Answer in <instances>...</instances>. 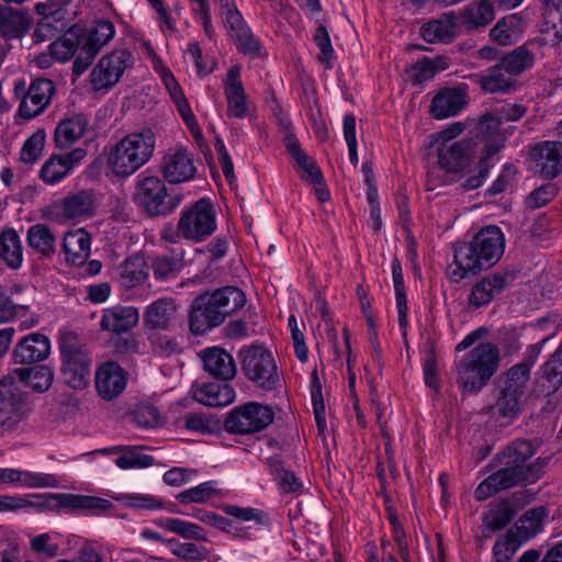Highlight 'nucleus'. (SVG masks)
<instances>
[{
  "mask_svg": "<svg viewBox=\"0 0 562 562\" xmlns=\"http://www.w3.org/2000/svg\"><path fill=\"white\" fill-rule=\"evenodd\" d=\"M536 447L529 440H516L495 457L498 469L482 481L474 491L477 501L510 488L516 484L536 482L543 473L547 459L537 458L526 463L535 453Z\"/></svg>",
  "mask_w": 562,
  "mask_h": 562,
  "instance_id": "nucleus-1",
  "label": "nucleus"
},
{
  "mask_svg": "<svg viewBox=\"0 0 562 562\" xmlns=\"http://www.w3.org/2000/svg\"><path fill=\"white\" fill-rule=\"evenodd\" d=\"M505 239L496 226L482 228L473 239L454 250V266L449 267L453 282H460L470 274L494 266L502 257Z\"/></svg>",
  "mask_w": 562,
  "mask_h": 562,
  "instance_id": "nucleus-2",
  "label": "nucleus"
},
{
  "mask_svg": "<svg viewBox=\"0 0 562 562\" xmlns=\"http://www.w3.org/2000/svg\"><path fill=\"white\" fill-rule=\"evenodd\" d=\"M246 302L244 291L225 285L205 291L193 299L189 312V328L195 336L204 335L222 325L226 317L240 310Z\"/></svg>",
  "mask_w": 562,
  "mask_h": 562,
  "instance_id": "nucleus-3",
  "label": "nucleus"
},
{
  "mask_svg": "<svg viewBox=\"0 0 562 562\" xmlns=\"http://www.w3.org/2000/svg\"><path fill=\"white\" fill-rule=\"evenodd\" d=\"M551 334L527 347L522 362L513 366L503 376L495 403L490 413L496 418L515 419L521 412L524 395L530 379V371L543 346L553 337Z\"/></svg>",
  "mask_w": 562,
  "mask_h": 562,
  "instance_id": "nucleus-4",
  "label": "nucleus"
},
{
  "mask_svg": "<svg viewBox=\"0 0 562 562\" xmlns=\"http://www.w3.org/2000/svg\"><path fill=\"white\" fill-rule=\"evenodd\" d=\"M216 218L217 212L213 202L202 198L181 211L177 226L165 225L160 237L171 244H178L181 239L201 243L216 231Z\"/></svg>",
  "mask_w": 562,
  "mask_h": 562,
  "instance_id": "nucleus-5",
  "label": "nucleus"
},
{
  "mask_svg": "<svg viewBox=\"0 0 562 562\" xmlns=\"http://www.w3.org/2000/svg\"><path fill=\"white\" fill-rule=\"evenodd\" d=\"M155 147L156 135L151 128L130 133L110 148L108 167L115 177L127 178L150 160Z\"/></svg>",
  "mask_w": 562,
  "mask_h": 562,
  "instance_id": "nucleus-6",
  "label": "nucleus"
},
{
  "mask_svg": "<svg viewBox=\"0 0 562 562\" xmlns=\"http://www.w3.org/2000/svg\"><path fill=\"white\" fill-rule=\"evenodd\" d=\"M499 349L493 342H481L457 363V384L465 393L480 392L496 373Z\"/></svg>",
  "mask_w": 562,
  "mask_h": 562,
  "instance_id": "nucleus-7",
  "label": "nucleus"
},
{
  "mask_svg": "<svg viewBox=\"0 0 562 562\" xmlns=\"http://www.w3.org/2000/svg\"><path fill=\"white\" fill-rule=\"evenodd\" d=\"M166 180L157 176L138 179L135 199L150 216H167L182 202L183 194L179 190H169Z\"/></svg>",
  "mask_w": 562,
  "mask_h": 562,
  "instance_id": "nucleus-8",
  "label": "nucleus"
},
{
  "mask_svg": "<svg viewBox=\"0 0 562 562\" xmlns=\"http://www.w3.org/2000/svg\"><path fill=\"white\" fill-rule=\"evenodd\" d=\"M59 350L61 372L66 383L72 389H82L88 384L92 358L78 335L69 331L60 337Z\"/></svg>",
  "mask_w": 562,
  "mask_h": 562,
  "instance_id": "nucleus-9",
  "label": "nucleus"
},
{
  "mask_svg": "<svg viewBox=\"0 0 562 562\" xmlns=\"http://www.w3.org/2000/svg\"><path fill=\"white\" fill-rule=\"evenodd\" d=\"M248 381L260 394L278 391L282 385V374L272 351L263 344L248 346Z\"/></svg>",
  "mask_w": 562,
  "mask_h": 562,
  "instance_id": "nucleus-10",
  "label": "nucleus"
},
{
  "mask_svg": "<svg viewBox=\"0 0 562 562\" xmlns=\"http://www.w3.org/2000/svg\"><path fill=\"white\" fill-rule=\"evenodd\" d=\"M135 63L134 55L127 49H114L104 55L90 74V83L95 91L112 89L124 72Z\"/></svg>",
  "mask_w": 562,
  "mask_h": 562,
  "instance_id": "nucleus-11",
  "label": "nucleus"
},
{
  "mask_svg": "<svg viewBox=\"0 0 562 562\" xmlns=\"http://www.w3.org/2000/svg\"><path fill=\"white\" fill-rule=\"evenodd\" d=\"M114 34L115 27L108 20L95 21L85 33L79 34L81 48L80 56L74 60V74L81 76L99 52L114 37Z\"/></svg>",
  "mask_w": 562,
  "mask_h": 562,
  "instance_id": "nucleus-12",
  "label": "nucleus"
},
{
  "mask_svg": "<svg viewBox=\"0 0 562 562\" xmlns=\"http://www.w3.org/2000/svg\"><path fill=\"white\" fill-rule=\"evenodd\" d=\"M14 92L16 97H21L19 114L24 119H33L48 106L55 93V86L49 79L37 78L27 90L24 82H16Z\"/></svg>",
  "mask_w": 562,
  "mask_h": 562,
  "instance_id": "nucleus-13",
  "label": "nucleus"
},
{
  "mask_svg": "<svg viewBox=\"0 0 562 562\" xmlns=\"http://www.w3.org/2000/svg\"><path fill=\"white\" fill-rule=\"evenodd\" d=\"M274 116L285 147L301 170V178L306 182L319 184V181L323 180L322 171L315 161L302 150L299 140L292 132L290 120L281 110L274 112Z\"/></svg>",
  "mask_w": 562,
  "mask_h": 562,
  "instance_id": "nucleus-14",
  "label": "nucleus"
},
{
  "mask_svg": "<svg viewBox=\"0 0 562 562\" xmlns=\"http://www.w3.org/2000/svg\"><path fill=\"white\" fill-rule=\"evenodd\" d=\"M159 171L168 183L178 184L194 179L196 166L194 155L184 147L169 149L161 158Z\"/></svg>",
  "mask_w": 562,
  "mask_h": 562,
  "instance_id": "nucleus-15",
  "label": "nucleus"
},
{
  "mask_svg": "<svg viewBox=\"0 0 562 562\" xmlns=\"http://www.w3.org/2000/svg\"><path fill=\"white\" fill-rule=\"evenodd\" d=\"M476 143L472 139L457 140L439 145L438 161L448 172H460L471 165L475 157Z\"/></svg>",
  "mask_w": 562,
  "mask_h": 562,
  "instance_id": "nucleus-16",
  "label": "nucleus"
},
{
  "mask_svg": "<svg viewBox=\"0 0 562 562\" xmlns=\"http://www.w3.org/2000/svg\"><path fill=\"white\" fill-rule=\"evenodd\" d=\"M126 384L127 372L115 361H106L95 371V389L105 401L117 397Z\"/></svg>",
  "mask_w": 562,
  "mask_h": 562,
  "instance_id": "nucleus-17",
  "label": "nucleus"
},
{
  "mask_svg": "<svg viewBox=\"0 0 562 562\" xmlns=\"http://www.w3.org/2000/svg\"><path fill=\"white\" fill-rule=\"evenodd\" d=\"M468 104V92L464 87H446L432 98L430 114L437 120L456 116Z\"/></svg>",
  "mask_w": 562,
  "mask_h": 562,
  "instance_id": "nucleus-18",
  "label": "nucleus"
},
{
  "mask_svg": "<svg viewBox=\"0 0 562 562\" xmlns=\"http://www.w3.org/2000/svg\"><path fill=\"white\" fill-rule=\"evenodd\" d=\"M530 157L537 164L541 175L548 179H553L562 172V142L537 143L530 149Z\"/></svg>",
  "mask_w": 562,
  "mask_h": 562,
  "instance_id": "nucleus-19",
  "label": "nucleus"
},
{
  "mask_svg": "<svg viewBox=\"0 0 562 562\" xmlns=\"http://www.w3.org/2000/svg\"><path fill=\"white\" fill-rule=\"evenodd\" d=\"M54 207L65 220H86L95 212V195L91 190H81L56 202Z\"/></svg>",
  "mask_w": 562,
  "mask_h": 562,
  "instance_id": "nucleus-20",
  "label": "nucleus"
},
{
  "mask_svg": "<svg viewBox=\"0 0 562 562\" xmlns=\"http://www.w3.org/2000/svg\"><path fill=\"white\" fill-rule=\"evenodd\" d=\"M515 277L509 272H495L475 283L469 295V302L475 307L488 304L496 295L508 288Z\"/></svg>",
  "mask_w": 562,
  "mask_h": 562,
  "instance_id": "nucleus-21",
  "label": "nucleus"
},
{
  "mask_svg": "<svg viewBox=\"0 0 562 562\" xmlns=\"http://www.w3.org/2000/svg\"><path fill=\"white\" fill-rule=\"evenodd\" d=\"M241 65L232 66L224 79L227 116L243 119L246 115V95L241 81Z\"/></svg>",
  "mask_w": 562,
  "mask_h": 562,
  "instance_id": "nucleus-22",
  "label": "nucleus"
},
{
  "mask_svg": "<svg viewBox=\"0 0 562 562\" xmlns=\"http://www.w3.org/2000/svg\"><path fill=\"white\" fill-rule=\"evenodd\" d=\"M199 357L203 369L212 378L228 381L236 375V364L231 353L220 347H210L201 350Z\"/></svg>",
  "mask_w": 562,
  "mask_h": 562,
  "instance_id": "nucleus-23",
  "label": "nucleus"
},
{
  "mask_svg": "<svg viewBox=\"0 0 562 562\" xmlns=\"http://www.w3.org/2000/svg\"><path fill=\"white\" fill-rule=\"evenodd\" d=\"M50 353V341L41 333H32L23 337L13 350L15 363L31 364L45 360Z\"/></svg>",
  "mask_w": 562,
  "mask_h": 562,
  "instance_id": "nucleus-24",
  "label": "nucleus"
},
{
  "mask_svg": "<svg viewBox=\"0 0 562 562\" xmlns=\"http://www.w3.org/2000/svg\"><path fill=\"white\" fill-rule=\"evenodd\" d=\"M177 319V305L171 297H161L150 303L144 312V323L151 329L169 330Z\"/></svg>",
  "mask_w": 562,
  "mask_h": 562,
  "instance_id": "nucleus-25",
  "label": "nucleus"
},
{
  "mask_svg": "<svg viewBox=\"0 0 562 562\" xmlns=\"http://www.w3.org/2000/svg\"><path fill=\"white\" fill-rule=\"evenodd\" d=\"M139 312L134 306L116 305L103 311L100 326L103 330L124 333L137 325Z\"/></svg>",
  "mask_w": 562,
  "mask_h": 562,
  "instance_id": "nucleus-26",
  "label": "nucleus"
},
{
  "mask_svg": "<svg viewBox=\"0 0 562 562\" xmlns=\"http://www.w3.org/2000/svg\"><path fill=\"white\" fill-rule=\"evenodd\" d=\"M194 401L210 407H222L229 405L235 400V391L228 384L214 382L192 386Z\"/></svg>",
  "mask_w": 562,
  "mask_h": 562,
  "instance_id": "nucleus-27",
  "label": "nucleus"
},
{
  "mask_svg": "<svg viewBox=\"0 0 562 562\" xmlns=\"http://www.w3.org/2000/svg\"><path fill=\"white\" fill-rule=\"evenodd\" d=\"M13 484L29 488L55 487L57 479L53 474L21 471L11 468H0V484Z\"/></svg>",
  "mask_w": 562,
  "mask_h": 562,
  "instance_id": "nucleus-28",
  "label": "nucleus"
},
{
  "mask_svg": "<svg viewBox=\"0 0 562 562\" xmlns=\"http://www.w3.org/2000/svg\"><path fill=\"white\" fill-rule=\"evenodd\" d=\"M91 236L83 229H75L65 234L63 250L66 261L74 266H82L90 256Z\"/></svg>",
  "mask_w": 562,
  "mask_h": 562,
  "instance_id": "nucleus-29",
  "label": "nucleus"
},
{
  "mask_svg": "<svg viewBox=\"0 0 562 562\" xmlns=\"http://www.w3.org/2000/svg\"><path fill=\"white\" fill-rule=\"evenodd\" d=\"M457 16L445 13L420 27V35L428 43H450L457 34Z\"/></svg>",
  "mask_w": 562,
  "mask_h": 562,
  "instance_id": "nucleus-30",
  "label": "nucleus"
},
{
  "mask_svg": "<svg viewBox=\"0 0 562 562\" xmlns=\"http://www.w3.org/2000/svg\"><path fill=\"white\" fill-rule=\"evenodd\" d=\"M527 26L526 20L519 14H509L497 21L491 29V38L499 45L506 46L516 42Z\"/></svg>",
  "mask_w": 562,
  "mask_h": 562,
  "instance_id": "nucleus-31",
  "label": "nucleus"
},
{
  "mask_svg": "<svg viewBox=\"0 0 562 562\" xmlns=\"http://www.w3.org/2000/svg\"><path fill=\"white\" fill-rule=\"evenodd\" d=\"M29 247L43 258H52L56 252V235L54 231L44 223L29 227L26 233Z\"/></svg>",
  "mask_w": 562,
  "mask_h": 562,
  "instance_id": "nucleus-32",
  "label": "nucleus"
},
{
  "mask_svg": "<svg viewBox=\"0 0 562 562\" xmlns=\"http://www.w3.org/2000/svg\"><path fill=\"white\" fill-rule=\"evenodd\" d=\"M527 113V108L517 103H502L493 113L484 116L477 126L481 135H486L491 130L497 128L502 122H514L520 120Z\"/></svg>",
  "mask_w": 562,
  "mask_h": 562,
  "instance_id": "nucleus-33",
  "label": "nucleus"
},
{
  "mask_svg": "<svg viewBox=\"0 0 562 562\" xmlns=\"http://www.w3.org/2000/svg\"><path fill=\"white\" fill-rule=\"evenodd\" d=\"M88 126V120L82 114H75L60 121L55 130L54 139L58 148H68L80 139Z\"/></svg>",
  "mask_w": 562,
  "mask_h": 562,
  "instance_id": "nucleus-34",
  "label": "nucleus"
},
{
  "mask_svg": "<svg viewBox=\"0 0 562 562\" xmlns=\"http://www.w3.org/2000/svg\"><path fill=\"white\" fill-rule=\"evenodd\" d=\"M495 18L494 5L490 0H475L465 5L460 19L468 30H476L486 26Z\"/></svg>",
  "mask_w": 562,
  "mask_h": 562,
  "instance_id": "nucleus-35",
  "label": "nucleus"
},
{
  "mask_svg": "<svg viewBox=\"0 0 562 562\" xmlns=\"http://www.w3.org/2000/svg\"><path fill=\"white\" fill-rule=\"evenodd\" d=\"M27 14L10 7L0 8V34L7 38H21L30 29Z\"/></svg>",
  "mask_w": 562,
  "mask_h": 562,
  "instance_id": "nucleus-36",
  "label": "nucleus"
},
{
  "mask_svg": "<svg viewBox=\"0 0 562 562\" xmlns=\"http://www.w3.org/2000/svg\"><path fill=\"white\" fill-rule=\"evenodd\" d=\"M148 278L146 261L140 256L127 258L120 267L119 281L125 289H132L144 283Z\"/></svg>",
  "mask_w": 562,
  "mask_h": 562,
  "instance_id": "nucleus-37",
  "label": "nucleus"
},
{
  "mask_svg": "<svg viewBox=\"0 0 562 562\" xmlns=\"http://www.w3.org/2000/svg\"><path fill=\"white\" fill-rule=\"evenodd\" d=\"M14 374L40 393L47 391L52 386L55 376L53 369L45 364L18 368L14 370Z\"/></svg>",
  "mask_w": 562,
  "mask_h": 562,
  "instance_id": "nucleus-38",
  "label": "nucleus"
},
{
  "mask_svg": "<svg viewBox=\"0 0 562 562\" xmlns=\"http://www.w3.org/2000/svg\"><path fill=\"white\" fill-rule=\"evenodd\" d=\"M0 258L12 269H18L22 265L21 239L14 228L4 229L0 234Z\"/></svg>",
  "mask_w": 562,
  "mask_h": 562,
  "instance_id": "nucleus-39",
  "label": "nucleus"
},
{
  "mask_svg": "<svg viewBox=\"0 0 562 562\" xmlns=\"http://www.w3.org/2000/svg\"><path fill=\"white\" fill-rule=\"evenodd\" d=\"M479 83L485 92L498 93L508 92L515 86L513 75H509L501 63L490 68L487 74L479 79Z\"/></svg>",
  "mask_w": 562,
  "mask_h": 562,
  "instance_id": "nucleus-40",
  "label": "nucleus"
},
{
  "mask_svg": "<svg viewBox=\"0 0 562 562\" xmlns=\"http://www.w3.org/2000/svg\"><path fill=\"white\" fill-rule=\"evenodd\" d=\"M543 5L542 32L551 36V42L562 40V0H541Z\"/></svg>",
  "mask_w": 562,
  "mask_h": 562,
  "instance_id": "nucleus-41",
  "label": "nucleus"
},
{
  "mask_svg": "<svg viewBox=\"0 0 562 562\" xmlns=\"http://www.w3.org/2000/svg\"><path fill=\"white\" fill-rule=\"evenodd\" d=\"M547 509L542 506L529 509L515 524V536L525 542L542 530Z\"/></svg>",
  "mask_w": 562,
  "mask_h": 562,
  "instance_id": "nucleus-42",
  "label": "nucleus"
},
{
  "mask_svg": "<svg viewBox=\"0 0 562 562\" xmlns=\"http://www.w3.org/2000/svg\"><path fill=\"white\" fill-rule=\"evenodd\" d=\"M81 40L77 32L69 30L60 38L56 40L49 45V50L58 61H68L71 58L75 60L80 56Z\"/></svg>",
  "mask_w": 562,
  "mask_h": 562,
  "instance_id": "nucleus-43",
  "label": "nucleus"
},
{
  "mask_svg": "<svg viewBox=\"0 0 562 562\" xmlns=\"http://www.w3.org/2000/svg\"><path fill=\"white\" fill-rule=\"evenodd\" d=\"M111 450L121 453L115 464L123 470L148 468L155 462L154 457L143 453L140 447L116 446Z\"/></svg>",
  "mask_w": 562,
  "mask_h": 562,
  "instance_id": "nucleus-44",
  "label": "nucleus"
},
{
  "mask_svg": "<svg viewBox=\"0 0 562 562\" xmlns=\"http://www.w3.org/2000/svg\"><path fill=\"white\" fill-rule=\"evenodd\" d=\"M448 68V61L442 56L435 58L424 57L416 61L409 69L408 76L414 83H423L432 79L439 71Z\"/></svg>",
  "mask_w": 562,
  "mask_h": 562,
  "instance_id": "nucleus-45",
  "label": "nucleus"
},
{
  "mask_svg": "<svg viewBox=\"0 0 562 562\" xmlns=\"http://www.w3.org/2000/svg\"><path fill=\"white\" fill-rule=\"evenodd\" d=\"M535 54L526 46L521 45L510 53L506 54L501 64L509 75L517 76L532 67Z\"/></svg>",
  "mask_w": 562,
  "mask_h": 562,
  "instance_id": "nucleus-46",
  "label": "nucleus"
},
{
  "mask_svg": "<svg viewBox=\"0 0 562 562\" xmlns=\"http://www.w3.org/2000/svg\"><path fill=\"white\" fill-rule=\"evenodd\" d=\"M541 373L549 393H555L562 386V345L542 364Z\"/></svg>",
  "mask_w": 562,
  "mask_h": 562,
  "instance_id": "nucleus-47",
  "label": "nucleus"
},
{
  "mask_svg": "<svg viewBox=\"0 0 562 562\" xmlns=\"http://www.w3.org/2000/svg\"><path fill=\"white\" fill-rule=\"evenodd\" d=\"M273 420L274 412L271 406L248 402V434L265 430Z\"/></svg>",
  "mask_w": 562,
  "mask_h": 562,
  "instance_id": "nucleus-48",
  "label": "nucleus"
},
{
  "mask_svg": "<svg viewBox=\"0 0 562 562\" xmlns=\"http://www.w3.org/2000/svg\"><path fill=\"white\" fill-rule=\"evenodd\" d=\"M503 140L502 135L495 134L491 142H486V157L481 159L477 167V175L469 177L464 182L463 187L467 190H473L482 186L488 172L487 158L495 155L501 149Z\"/></svg>",
  "mask_w": 562,
  "mask_h": 562,
  "instance_id": "nucleus-49",
  "label": "nucleus"
},
{
  "mask_svg": "<svg viewBox=\"0 0 562 562\" xmlns=\"http://www.w3.org/2000/svg\"><path fill=\"white\" fill-rule=\"evenodd\" d=\"M222 14L231 37L236 42L237 49L240 53H246V32L243 14L237 8H229L227 11H223Z\"/></svg>",
  "mask_w": 562,
  "mask_h": 562,
  "instance_id": "nucleus-50",
  "label": "nucleus"
},
{
  "mask_svg": "<svg viewBox=\"0 0 562 562\" xmlns=\"http://www.w3.org/2000/svg\"><path fill=\"white\" fill-rule=\"evenodd\" d=\"M220 494L216 481L203 482L194 487L179 493L176 498L180 503H206Z\"/></svg>",
  "mask_w": 562,
  "mask_h": 562,
  "instance_id": "nucleus-51",
  "label": "nucleus"
},
{
  "mask_svg": "<svg viewBox=\"0 0 562 562\" xmlns=\"http://www.w3.org/2000/svg\"><path fill=\"white\" fill-rule=\"evenodd\" d=\"M392 274L396 295V307L398 313V323L401 328L407 326V301L404 290V279L402 273V267L397 260L392 263Z\"/></svg>",
  "mask_w": 562,
  "mask_h": 562,
  "instance_id": "nucleus-52",
  "label": "nucleus"
},
{
  "mask_svg": "<svg viewBox=\"0 0 562 562\" xmlns=\"http://www.w3.org/2000/svg\"><path fill=\"white\" fill-rule=\"evenodd\" d=\"M181 262L178 258L169 255H159L153 258L150 268L157 280H169L177 277L181 270Z\"/></svg>",
  "mask_w": 562,
  "mask_h": 562,
  "instance_id": "nucleus-53",
  "label": "nucleus"
},
{
  "mask_svg": "<svg viewBox=\"0 0 562 562\" xmlns=\"http://www.w3.org/2000/svg\"><path fill=\"white\" fill-rule=\"evenodd\" d=\"M159 525L183 538L205 540V533L203 529L196 524L188 522L177 518H166L160 520Z\"/></svg>",
  "mask_w": 562,
  "mask_h": 562,
  "instance_id": "nucleus-54",
  "label": "nucleus"
},
{
  "mask_svg": "<svg viewBox=\"0 0 562 562\" xmlns=\"http://www.w3.org/2000/svg\"><path fill=\"white\" fill-rule=\"evenodd\" d=\"M270 525L268 513L258 508H248V540H258L269 533Z\"/></svg>",
  "mask_w": 562,
  "mask_h": 562,
  "instance_id": "nucleus-55",
  "label": "nucleus"
},
{
  "mask_svg": "<svg viewBox=\"0 0 562 562\" xmlns=\"http://www.w3.org/2000/svg\"><path fill=\"white\" fill-rule=\"evenodd\" d=\"M69 165L64 161L61 155H53L42 167L41 177L49 184L59 182L69 173Z\"/></svg>",
  "mask_w": 562,
  "mask_h": 562,
  "instance_id": "nucleus-56",
  "label": "nucleus"
},
{
  "mask_svg": "<svg viewBox=\"0 0 562 562\" xmlns=\"http://www.w3.org/2000/svg\"><path fill=\"white\" fill-rule=\"evenodd\" d=\"M521 543L510 529L504 537L497 539L493 547L495 562H509Z\"/></svg>",
  "mask_w": 562,
  "mask_h": 562,
  "instance_id": "nucleus-57",
  "label": "nucleus"
},
{
  "mask_svg": "<svg viewBox=\"0 0 562 562\" xmlns=\"http://www.w3.org/2000/svg\"><path fill=\"white\" fill-rule=\"evenodd\" d=\"M311 397L317 427L323 429L326 426V408L322 393V383L316 370L312 373Z\"/></svg>",
  "mask_w": 562,
  "mask_h": 562,
  "instance_id": "nucleus-58",
  "label": "nucleus"
},
{
  "mask_svg": "<svg viewBox=\"0 0 562 562\" xmlns=\"http://www.w3.org/2000/svg\"><path fill=\"white\" fill-rule=\"evenodd\" d=\"M514 515V510L507 503H501L485 515L484 521L492 531H497L506 527Z\"/></svg>",
  "mask_w": 562,
  "mask_h": 562,
  "instance_id": "nucleus-59",
  "label": "nucleus"
},
{
  "mask_svg": "<svg viewBox=\"0 0 562 562\" xmlns=\"http://www.w3.org/2000/svg\"><path fill=\"white\" fill-rule=\"evenodd\" d=\"M134 422L143 428H156L162 424L158 408L151 404H139L133 413Z\"/></svg>",
  "mask_w": 562,
  "mask_h": 562,
  "instance_id": "nucleus-60",
  "label": "nucleus"
},
{
  "mask_svg": "<svg viewBox=\"0 0 562 562\" xmlns=\"http://www.w3.org/2000/svg\"><path fill=\"white\" fill-rule=\"evenodd\" d=\"M45 145V133L42 130L29 137L21 150L20 159L25 164H34L40 159Z\"/></svg>",
  "mask_w": 562,
  "mask_h": 562,
  "instance_id": "nucleus-61",
  "label": "nucleus"
},
{
  "mask_svg": "<svg viewBox=\"0 0 562 562\" xmlns=\"http://www.w3.org/2000/svg\"><path fill=\"white\" fill-rule=\"evenodd\" d=\"M150 341L155 352L160 356L169 357L181 351V342L175 336L155 334L151 336Z\"/></svg>",
  "mask_w": 562,
  "mask_h": 562,
  "instance_id": "nucleus-62",
  "label": "nucleus"
},
{
  "mask_svg": "<svg viewBox=\"0 0 562 562\" xmlns=\"http://www.w3.org/2000/svg\"><path fill=\"white\" fill-rule=\"evenodd\" d=\"M314 41L317 47L321 50L318 55V59L321 63L325 64L326 68H331V60L334 58V49L331 46L329 34L325 26H318L316 29Z\"/></svg>",
  "mask_w": 562,
  "mask_h": 562,
  "instance_id": "nucleus-63",
  "label": "nucleus"
},
{
  "mask_svg": "<svg viewBox=\"0 0 562 562\" xmlns=\"http://www.w3.org/2000/svg\"><path fill=\"white\" fill-rule=\"evenodd\" d=\"M224 427L231 434H246V404L238 405L228 413Z\"/></svg>",
  "mask_w": 562,
  "mask_h": 562,
  "instance_id": "nucleus-64",
  "label": "nucleus"
}]
</instances>
